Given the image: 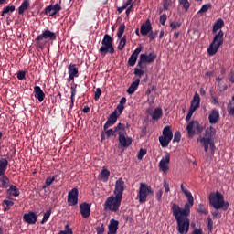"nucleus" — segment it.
<instances>
[{"instance_id": "nucleus-53", "label": "nucleus", "mask_w": 234, "mask_h": 234, "mask_svg": "<svg viewBox=\"0 0 234 234\" xmlns=\"http://www.w3.org/2000/svg\"><path fill=\"white\" fill-rule=\"evenodd\" d=\"M25 76H26V73L23 70L22 71H18L16 73L17 80H25Z\"/></svg>"}, {"instance_id": "nucleus-63", "label": "nucleus", "mask_w": 234, "mask_h": 234, "mask_svg": "<svg viewBox=\"0 0 234 234\" xmlns=\"http://www.w3.org/2000/svg\"><path fill=\"white\" fill-rule=\"evenodd\" d=\"M132 1H133V0H127V1H125L124 4L122 5V7H123L124 9H127V8L131 5Z\"/></svg>"}, {"instance_id": "nucleus-25", "label": "nucleus", "mask_w": 234, "mask_h": 234, "mask_svg": "<svg viewBox=\"0 0 234 234\" xmlns=\"http://www.w3.org/2000/svg\"><path fill=\"white\" fill-rule=\"evenodd\" d=\"M35 98L38 100L39 102H42L45 99V93L41 90L40 86L36 85L34 87Z\"/></svg>"}, {"instance_id": "nucleus-30", "label": "nucleus", "mask_w": 234, "mask_h": 234, "mask_svg": "<svg viewBox=\"0 0 234 234\" xmlns=\"http://www.w3.org/2000/svg\"><path fill=\"white\" fill-rule=\"evenodd\" d=\"M10 180L7 176H0V188L7 189L9 186Z\"/></svg>"}, {"instance_id": "nucleus-35", "label": "nucleus", "mask_w": 234, "mask_h": 234, "mask_svg": "<svg viewBox=\"0 0 234 234\" xmlns=\"http://www.w3.org/2000/svg\"><path fill=\"white\" fill-rule=\"evenodd\" d=\"M14 11H16V5H6L4 9H3V11H2V13H1V16H3V17H5V15H10V14H12Z\"/></svg>"}, {"instance_id": "nucleus-49", "label": "nucleus", "mask_w": 234, "mask_h": 234, "mask_svg": "<svg viewBox=\"0 0 234 234\" xmlns=\"http://www.w3.org/2000/svg\"><path fill=\"white\" fill-rule=\"evenodd\" d=\"M166 20H167V16H166V14H162V15L160 16V18H159L160 24H161L162 26H165Z\"/></svg>"}, {"instance_id": "nucleus-43", "label": "nucleus", "mask_w": 234, "mask_h": 234, "mask_svg": "<svg viewBox=\"0 0 234 234\" xmlns=\"http://www.w3.org/2000/svg\"><path fill=\"white\" fill-rule=\"evenodd\" d=\"M51 216V209L47 210V212H45L44 214V218L42 219V221H40V224H45L47 221H48V219L50 218Z\"/></svg>"}, {"instance_id": "nucleus-3", "label": "nucleus", "mask_w": 234, "mask_h": 234, "mask_svg": "<svg viewBox=\"0 0 234 234\" xmlns=\"http://www.w3.org/2000/svg\"><path fill=\"white\" fill-rule=\"evenodd\" d=\"M223 27H224V21L221 18H218L216 22H214L212 33L216 35L214 36L213 41L211 42V44L208 46L207 49L208 56L216 55L219 48L223 45L224 33L221 30Z\"/></svg>"}, {"instance_id": "nucleus-26", "label": "nucleus", "mask_w": 234, "mask_h": 234, "mask_svg": "<svg viewBox=\"0 0 234 234\" xmlns=\"http://www.w3.org/2000/svg\"><path fill=\"white\" fill-rule=\"evenodd\" d=\"M152 120L158 122L163 117V109L161 107L155 108L154 112L151 113Z\"/></svg>"}, {"instance_id": "nucleus-45", "label": "nucleus", "mask_w": 234, "mask_h": 234, "mask_svg": "<svg viewBox=\"0 0 234 234\" xmlns=\"http://www.w3.org/2000/svg\"><path fill=\"white\" fill-rule=\"evenodd\" d=\"M181 27H182V22L174 21V22L170 23V28L172 30H176L177 28H180Z\"/></svg>"}, {"instance_id": "nucleus-39", "label": "nucleus", "mask_w": 234, "mask_h": 234, "mask_svg": "<svg viewBox=\"0 0 234 234\" xmlns=\"http://www.w3.org/2000/svg\"><path fill=\"white\" fill-rule=\"evenodd\" d=\"M110 175H111L110 171L106 168H103L102 171L101 172V181L108 182Z\"/></svg>"}, {"instance_id": "nucleus-42", "label": "nucleus", "mask_w": 234, "mask_h": 234, "mask_svg": "<svg viewBox=\"0 0 234 234\" xmlns=\"http://www.w3.org/2000/svg\"><path fill=\"white\" fill-rule=\"evenodd\" d=\"M179 4L183 6L184 10L186 12L190 8V3L188 2V0H179Z\"/></svg>"}, {"instance_id": "nucleus-29", "label": "nucleus", "mask_w": 234, "mask_h": 234, "mask_svg": "<svg viewBox=\"0 0 234 234\" xmlns=\"http://www.w3.org/2000/svg\"><path fill=\"white\" fill-rule=\"evenodd\" d=\"M161 136L166 137L168 139H173L174 138V133H173V131H172V127L167 125L165 128H163Z\"/></svg>"}, {"instance_id": "nucleus-41", "label": "nucleus", "mask_w": 234, "mask_h": 234, "mask_svg": "<svg viewBox=\"0 0 234 234\" xmlns=\"http://www.w3.org/2000/svg\"><path fill=\"white\" fill-rule=\"evenodd\" d=\"M210 8H212V5L210 3L205 4L202 5L200 11H198V14L207 13Z\"/></svg>"}, {"instance_id": "nucleus-61", "label": "nucleus", "mask_w": 234, "mask_h": 234, "mask_svg": "<svg viewBox=\"0 0 234 234\" xmlns=\"http://www.w3.org/2000/svg\"><path fill=\"white\" fill-rule=\"evenodd\" d=\"M228 113L234 118V106H228Z\"/></svg>"}, {"instance_id": "nucleus-9", "label": "nucleus", "mask_w": 234, "mask_h": 234, "mask_svg": "<svg viewBox=\"0 0 234 234\" xmlns=\"http://www.w3.org/2000/svg\"><path fill=\"white\" fill-rule=\"evenodd\" d=\"M147 62V54H140L139 57V61L137 64L138 68L134 69V75L136 77H139V79L142 78V76L144 74V71L143 70V69H144V64Z\"/></svg>"}, {"instance_id": "nucleus-57", "label": "nucleus", "mask_w": 234, "mask_h": 234, "mask_svg": "<svg viewBox=\"0 0 234 234\" xmlns=\"http://www.w3.org/2000/svg\"><path fill=\"white\" fill-rule=\"evenodd\" d=\"M124 110V106L121 104H117L116 112L118 111V115L120 116Z\"/></svg>"}, {"instance_id": "nucleus-16", "label": "nucleus", "mask_w": 234, "mask_h": 234, "mask_svg": "<svg viewBox=\"0 0 234 234\" xmlns=\"http://www.w3.org/2000/svg\"><path fill=\"white\" fill-rule=\"evenodd\" d=\"M169 162H171V155H169V154H166L160 160L159 168L163 173H167V171L169 170Z\"/></svg>"}, {"instance_id": "nucleus-38", "label": "nucleus", "mask_w": 234, "mask_h": 234, "mask_svg": "<svg viewBox=\"0 0 234 234\" xmlns=\"http://www.w3.org/2000/svg\"><path fill=\"white\" fill-rule=\"evenodd\" d=\"M2 206L4 207V211L6 212L9 211L11 207L14 206V202L12 200L5 199L2 203Z\"/></svg>"}, {"instance_id": "nucleus-7", "label": "nucleus", "mask_w": 234, "mask_h": 234, "mask_svg": "<svg viewBox=\"0 0 234 234\" xmlns=\"http://www.w3.org/2000/svg\"><path fill=\"white\" fill-rule=\"evenodd\" d=\"M124 30H125L124 23L119 25L118 31H117V37L118 39H120V41L118 43L117 48L118 50H121V51L124 48L125 45L127 44V36L122 37Z\"/></svg>"}, {"instance_id": "nucleus-24", "label": "nucleus", "mask_w": 234, "mask_h": 234, "mask_svg": "<svg viewBox=\"0 0 234 234\" xmlns=\"http://www.w3.org/2000/svg\"><path fill=\"white\" fill-rule=\"evenodd\" d=\"M141 78L138 76V78L133 81L132 84L127 89V93L129 95H132L135 92V90H138L139 85H140Z\"/></svg>"}, {"instance_id": "nucleus-36", "label": "nucleus", "mask_w": 234, "mask_h": 234, "mask_svg": "<svg viewBox=\"0 0 234 234\" xmlns=\"http://www.w3.org/2000/svg\"><path fill=\"white\" fill-rule=\"evenodd\" d=\"M68 73L69 75L76 76V78L79 77V71H78V69L76 68V64H69L68 68Z\"/></svg>"}, {"instance_id": "nucleus-2", "label": "nucleus", "mask_w": 234, "mask_h": 234, "mask_svg": "<svg viewBox=\"0 0 234 234\" xmlns=\"http://www.w3.org/2000/svg\"><path fill=\"white\" fill-rule=\"evenodd\" d=\"M124 191V181L122 178H118L115 182V188L113 194L115 197L111 196L110 197L106 198L103 208L104 211H111L112 213H117L120 209L122 194Z\"/></svg>"}, {"instance_id": "nucleus-64", "label": "nucleus", "mask_w": 234, "mask_h": 234, "mask_svg": "<svg viewBox=\"0 0 234 234\" xmlns=\"http://www.w3.org/2000/svg\"><path fill=\"white\" fill-rule=\"evenodd\" d=\"M191 234H204L202 229H194Z\"/></svg>"}, {"instance_id": "nucleus-8", "label": "nucleus", "mask_w": 234, "mask_h": 234, "mask_svg": "<svg viewBox=\"0 0 234 234\" xmlns=\"http://www.w3.org/2000/svg\"><path fill=\"white\" fill-rule=\"evenodd\" d=\"M118 142H119V146L122 148H129V146L133 143L132 137H129L127 133L124 131H119L118 132Z\"/></svg>"}, {"instance_id": "nucleus-60", "label": "nucleus", "mask_w": 234, "mask_h": 234, "mask_svg": "<svg viewBox=\"0 0 234 234\" xmlns=\"http://www.w3.org/2000/svg\"><path fill=\"white\" fill-rule=\"evenodd\" d=\"M62 231L65 232L66 234H73L72 229H70V227H69L68 224L65 226V230Z\"/></svg>"}, {"instance_id": "nucleus-56", "label": "nucleus", "mask_w": 234, "mask_h": 234, "mask_svg": "<svg viewBox=\"0 0 234 234\" xmlns=\"http://www.w3.org/2000/svg\"><path fill=\"white\" fill-rule=\"evenodd\" d=\"M196 110L189 109L188 114L186 115V122H190L191 118L193 117Z\"/></svg>"}, {"instance_id": "nucleus-4", "label": "nucleus", "mask_w": 234, "mask_h": 234, "mask_svg": "<svg viewBox=\"0 0 234 234\" xmlns=\"http://www.w3.org/2000/svg\"><path fill=\"white\" fill-rule=\"evenodd\" d=\"M208 201L215 210L222 209L226 212L229 210L230 206V203L229 201H225L223 195L218 191L211 193L208 197Z\"/></svg>"}, {"instance_id": "nucleus-10", "label": "nucleus", "mask_w": 234, "mask_h": 234, "mask_svg": "<svg viewBox=\"0 0 234 234\" xmlns=\"http://www.w3.org/2000/svg\"><path fill=\"white\" fill-rule=\"evenodd\" d=\"M186 130L188 132L189 137L193 138L196 134V132H197V133H201L204 128L199 124L197 121H192L187 125Z\"/></svg>"}, {"instance_id": "nucleus-5", "label": "nucleus", "mask_w": 234, "mask_h": 234, "mask_svg": "<svg viewBox=\"0 0 234 234\" xmlns=\"http://www.w3.org/2000/svg\"><path fill=\"white\" fill-rule=\"evenodd\" d=\"M56 39L57 34L49 29H46L35 38V47L36 48L43 49L48 41H55Z\"/></svg>"}, {"instance_id": "nucleus-13", "label": "nucleus", "mask_w": 234, "mask_h": 234, "mask_svg": "<svg viewBox=\"0 0 234 234\" xmlns=\"http://www.w3.org/2000/svg\"><path fill=\"white\" fill-rule=\"evenodd\" d=\"M62 7L59 4L50 5L45 8L44 14L53 17L61 11Z\"/></svg>"}, {"instance_id": "nucleus-47", "label": "nucleus", "mask_w": 234, "mask_h": 234, "mask_svg": "<svg viewBox=\"0 0 234 234\" xmlns=\"http://www.w3.org/2000/svg\"><path fill=\"white\" fill-rule=\"evenodd\" d=\"M200 142L202 143L203 146H209L212 143V139L202 137Z\"/></svg>"}, {"instance_id": "nucleus-11", "label": "nucleus", "mask_w": 234, "mask_h": 234, "mask_svg": "<svg viewBox=\"0 0 234 234\" xmlns=\"http://www.w3.org/2000/svg\"><path fill=\"white\" fill-rule=\"evenodd\" d=\"M147 198V186L144 183H140L137 199L140 204H144Z\"/></svg>"}, {"instance_id": "nucleus-18", "label": "nucleus", "mask_w": 234, "mask_h": 234, "mask_svg": "<svg viewBox=\"0 0 234 234\" xmlns=\"http://www.w3.org/2000/svg\"><path fill=\"white\" fill-rule=\"evenodd\" d=\"M37 215L35 214V212H28V213H26L24 216H23V219L25 221V223L27 224H29V225H33V224H36V222H37Z\"/></svg>"}, {"instance_id": "nucleus-19", "label": "nucleus", "mask_w": 234, "mask_h": 234, "mask_svg": "<svg viewBox=\"0 0 234 234\" xmlns=\"http://www.w3.org/2000/svg\"><path fill=\"white\" fill-rule=\"evenodd\" d=\"M142 51V47H138L134 52L132 54V56L128 58V66L129 67H134L136 60H138V57Z\"/></svg>"}, {"instance_id": "nucleus-55", "label": "nucleus", "mask_w": 234, "mask_h": 234, "mask_svg": "<svg viewBox=\"0 0 234 234\" xmlns=\"http://www.w3.org/2000/svg\"><path fill=\"white\" fill-rule=\"evenodd\" d=\"M145 154H146V150L140 149L137 155L138 160H142L143 157L145 155Z\"/></svg>"}, {"instance_id": "nucleus-44", "label": "nucleus", "mask_w": 234, "mask_h": 234, "mask_svg": "<svg viewBox=\"0 0 234 234\" xmlns=\"http://www.w3.org/2000/svg\"><path fill=\"white\" fill-rule=\"evenodd\" d=\"M140 34L143 35V36L147 35V21H145L143 25H141Z\"/></svg>"}, {"instance_id": "nucleus-28", "label": "nucleus", "mask_w": 234, "mask_h": 234, "mask_svg": "<svg viewBox=\"0 0 234 234\" xmlns=\"http://www.w3.org/2000/svg\"><path fill=\"white\" fill-rule=\"evenodd\" d=\"M6 193L10 197H17L20 195V191L17 186L11 185L9 189L6 190Z\"/></svg>"}, {"instance_id": "nucleus-37", "label": "nucleus", "mask_w": 234, "mask_h": 234, "mask_svg": "<svg viewBox=\"0 0 234 234\" xmlns=\"http://www.w3.org/2000/svg\"><path fill=\"white\" fill-rule=\"evenodd\" d=\"M214 134H215V130H214V128H213L212 126L207 127V128L206 129V131H205L204 138H206V139H211V140H212Z\"/></svg>"}, {"instance_id": "nucleus-27", "label": "nucleus", "mask_w": 234, "mask_h": 234, "mask_svg": "<svg viewBox=\"0 0 234 234\" xmlns=\"http://www.w3.org/2000/svg\"><path fill=\"white\" fill-rule=\"evenodd\" d=\"M8 166V160L6 158H0V176H5Z\"/></svg>"}, {"instance_id": "nucleus-14", "label": "nucleus", "mask_w": 234, "mask_h": 234, "mask_svg": "<svg viewBox=\"0 0 234 234\" xmlns=\"http://www.w3.org/2000/svg\"><path fill=\"white\" fill-rule=\"evenodd\" d=\"M118 118H119V115L117 114V110H114V112L110 116H108L107 121L103 125V130L106 131L110 127L113 126L114 123L117 122Z\"/></svg>"}, {"instance_id": "nucleus-32", "label": "nucleus", "mask_w": 234, "mask_h": 234, "mask_svg": "<svg viewBox=\"0 0 234 234\" xmlns=\"http://www.w3.org/2000/svg\"><path fill=\"white\" fill-rule=\"evenodd\" d=\"M30 7V1L29 0H24L18 7V15L22 16L26 10H27Z\"/></svg>"}, {"instance_id": "nucleus-50", "label": "nucleus", "mask_w": 234, "mask_h": 234, "mask_svg": "<svg viewBox=\"0 0 234 234\" xmlns=\"http://www.w3.org/2000/svg\"><path fill=\"white\" fill-rule=\"evenodd\" d=\"M157 35H158L157 30L155 32L148 33V37H149L150 41L154 40L156 38Z\"/></svg>"}, {"instance_id": "nucleus-52", "label": "nucleus", "mask_w": 234, "mask_h": 234, "mask_svg": "<svg viewBox=\"0 0 234 234\" xmlns=\"http://www.w3.org/2000/svg\"><path fill=\"white\" fill-rule=\"evenodd\" d=\"M101 95V88H97V90H95V93H94V100L97 101L100 99Z\"/></svg>"}, {"instance_id": "nucleus-33", "label": "nucleus", "mask_w": 234, "mask_h": 234, "mask_svg": "<svg viewBox=\"0 0 234 234\" xmlns=\"http://www.w3.org/2000/svg\"><path fill=\"white\" fill-rule=\"evenodd\" d=\"M172 0H163L162 1V6L163 8H160L159 13L162 14L164 11H168L169 8L172 7Z\"/></svg>"}, {"instance_id": "nucleus-48", "label": "nucleus", "mask_w": 234, "mask_h": 234, "mask_svg": "<svg viewBox=\"0 0 234 234\" xmlns=\"http://www.w3.org/2000/svg\"><path fill=\"white\" fill-rule=\"evenodd\" d=\"M181 139H182V134L180 133V132L179 131L176 132V133H174L173 143L180 142Z\"/></svg>"}, {"instance_id": "nucleus-21", "label": "nucleus", "mask_w": 234, "mask_h": 234, "mask_svg": "<svg viewBox=\"0 0 234 234\" xmlns=\"http://www.w3.org/2000/svg\"><path fill=\"white\" fill-rule=\"evenodd\" d=\"M207 119L208 122H210L211 124H217L220 120L219 111L217 109H213Z\"/></svg>"}, {"instance_id": "nucleus-34", "label": "nucleus", "mask_w": 234, "mask_h": 234, "mask_svg": "<svg viewBox=\"0 0 234 234\" xmlns=\"http://www.w3.org/2000/svg\"><path fill=\"white\" fill-rule=\"evenodd\" d=\"M172 138H167V137H165V136H159V143H160V144H161V147L162 148H166V147H168V144H169V143H171L172 142Z\"/></svg>"}, {"instance_id": "nucleus-46", "label": "nucleus", "mask_w": 234, "mask_h": 234, "mask_svg": "<svg viewBox=\"0 0 234 234\" xmlns=\"http://www.w3.org/2000/svg\"><path fill=\"white\" fill-rule=\"evenodd\" d=\"M57 177H58V176L47 177V179L45 181L46 186H50L52 185V183L56 180Z\"/></svg>"}, {"instance_id": "nucleus-17", "label": "nucleus", "mask_w": 234, "mask_h": 234, "mask_svg": "<svg viewBox=\"0 0 234 234\" xmlns=\"http://www.w3.org/2000/svg\"><path fill=\"white\" fill-rule=\"evenodd\" d=\"M181 191L182 193H184L185 196H186L188 203L185 204V206H188V208H191L192 207H194V197L191 194L190 191H188L185 186L184 184H181Z\"/></svg>"}, {"instance_id": "nucleus-51", "label": "nucleus", "mask_w": 234, "mask_h": 234, "mask_svg": "<svg viewBox=\"0 0 234 234\" xmlns=\"http://www.w3.org/2000/svg\"><path fill=\"white\" fill-rule=\"evenodd\" d=\"M95 230L97 231V234H103V233H105V226L103 224H101V226L97 227V229H95Z\"/></svg>"}, {"instance_id": "nucleus-6", "label": "nucleus", "mask_w": 234, "mask_h": 234, "mask_svg": "<svg viewBox=\"0 0 234 234\" xmlns=\"http://www.w3.org/2000/svg\"><path fill=\"white\" fill-rule=\"evenodd\" d=\"M99 52L101 56H106L107 54H114L112 38L109 34L104 35L103 39L101 40V47L100 48Z\"/></svg>"}, {"instance_id": "nucleus-12", "label": "nucleus", "mask_w": 234, "mask_h": 234, "mask_svg": "<svg viewBox=\"0 0 234 234\" xmlns=\"http://www.w3.org/2000/svg\"><path fill=\"white\" fill-rule=\"evenodd\" d=\"M79 190L73 187L68 194L69 206H76L78 204Z\"/></svg>"}, {"instance_id": "nucleus-20", "label": "nucleus", "mask_w": 234, "mask_h": 234, "mask_svg": "<svg viewBox=\"0 0 234 234\" xmlns=\"http://www.w3.org/2000/svg\"><path fill=\"white\" fill-rule=\"evenodd\" d=\"M80 212L83 218H88L90 215V205L86 202L80 204Z\"/></svg>"}, {"instance_id": "nucleus-58", "label": "nucleus", "mask_w": 234, "mask_h": 234, "mask_svg": "<svg viewBox=\"0 0 234 234\" xmlns=\"http://www.w3.org/2000/svg\"><path fill=\"white\" fill-rule=\"evenodd\" d=\"M162 197H163V190L159 189L156 193V199L158 202L162 201Z\"/></svg>"}, {"instance_id": "nucleus-54", "label": "nucleus", "mask_w": 234, "mask_h": 234, "mask_svg": "<svg viewBox=\"0 0 234 234\" xmlns=\"http://www.w3.org/2000/svg\"><path fill=\"white\" fill-rule=\"evenodd\" d=\"M197 212L202 213V214H206V215L208 214L207 209L205 207H203L202 204H200L199 209H197Z\"/></svg>"}, {"instance_id": "nucleus-59", "label": "nucleus", "mask_w": 234, "mask_h": 234, "mask_svg": "<svg viewBox=\"0 0 234 234\" xmlns=\"http://www.w3.org/2000/svg\"><path fill=\"white\" fill-rule=\"evenodd\" d=\"M207 229L208 231H212L213 229V221L210 218H207Z\"/></svg>"}, {"instance_id": "nucleus-62", "label": "nucleus", "mask_w": 234, "mask_h": 234, "mask_svg": "<svg viewBox=\"0 0 234 234\" xmlns=\"http://www.w3.org/2000/svg\"><path fill=\"white\" fill-rule=\"evenodd\" d=\"M163 187H165V193H169L170 192V188H169V184L166 182V181H165V183L163 184Z\"/></svg>"}, {"instance_id": "nucleus-22", "label": "nucleus", "mask_w": 234, "mask_h": 234, "mask_svg": "<svg viewBox=\"0 0 234 234\" xmlns=\"http://www.w3.org/2000/svg\"><path fill=\"white\" fill-rule=\"evenodd\" d=\"M119 229V221L112 218L110 225H108V232L107 234H116Z\"/></svg>"}, {"instance_id": "nucleus-1", "label": "nucleus", "mask_w": 234, "mask_h": 234, "mask_svg": "<svg viewBox=\"0 0 234 234\" xmlns=\"http://www.w3.org/2000/svg\"><path fill=\"white\" fill-rule=\"evenodd\" d=\"M171 210L173 217L177 222V231L180 234H187L190 227V220L188 216L190 215V207L188 206H184L180 207L177 204H172Z\"/></svg>"}, {"instance_id": "nucleus-31", "label": "nucleus", "mask_w": 234, "mask_h": 234, "mask_svg": "<svg viewBox=\"0 0 234 234\" xmlns=\"http://www.w3.org/2000/svg\"><path fill=\"white\" fill-rule=\"evenodd\" d=\"M70 90H71V95H70L69 110H73L75 96L77 94V84L70 86Z\"/></svg>"}, {"instance_id": "nucleus-40", "label": "nucleus", "mask_w": 234, "mask_h": 234, "mask_svg": "<svg viewBox=\"0 0 234 234\" xmlns=\"http://www.w3.org/2000/svg\"><path fill=\"white\" fill-rule=\"evenodd\" d=\"M156 53L154 51H152L151 53H149L147 55V64H151V63H154V60L156 59Z\"/></svg>"}, {"instance_id": "nucleus-15", "label": "nucleus", "mask_w": 234, "mask_h": 234, "mask_svg": "<svg viewBox=\"0 0 234 234\" xmlns=\"http://www.w3.org/2000/svg\"><path fill=\"white\" fill-rule=\"evenodd\" d=\"M105 131V134L108 138L110 137H113L116 136V133H119V132H123L125 131V125L122 123H118L114 129H106Z\"/></svg>"}, {"instance_id": "nucleus-23", "label": "nucleus", "mask_w": 234, "mask_h": 234, "mask_svg": "<svg viewBox=\"0 0 234 234\" xmlns=\"http://www.w3.org/2000/svg\"><path fill=\"white\" fill-rule=\"evenodd\" d=\"M200 96L198 93H195V95L193 96V99L191 101V104H190V110L193 111H197L200 107Z\"/></svg>"}]
</instances>
